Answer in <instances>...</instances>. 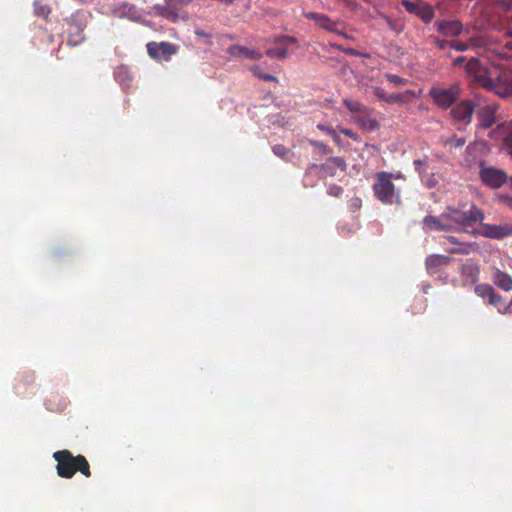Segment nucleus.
Returning <instances> with one entry per match:
<instances>
[{
	"mask_svg": "<svg viewBox=\"0 0 512 512\" xmlns=\"http://www.w3.org/2000/svg\"><path fill=\"white\" fill-rule=\"evenodd\" d=\"M83 41V37H80L79 40L77 41H74L71 37L68 39V43L75 46V45H78L79 43H81Z\"/></svg>",
	"mask_w": 512,
	"mask_h": 512,
	"instance_id": "51",
	"label": "nucleus"
},
{
	"mask_svg": "<svg viewBox=\"0 0 512 512\" xmlns=\"http://www.w3.org/2000/svg\"><path fill=\"white\" fill-rule=\"evenodd\" d=\"M503 142L506 148L508 149V153L512 156V130L508 129L503 137Z\"/></svg>",
	"mask_w": 512,
	"mask_h": 512,
	"instance_id": "34",
	"label": "nucleus"
},
{
	"mask_svg": "<svg viewBox=\"0 0 512 512\" xmlns=\"http://www.w3.org/2000/svg\"><path fill=\"white\" fill-rule=\"evenodd\" d=\"M394 178H402L401 174L394 175Z\"/></svg>",
	"mask_w": 512,
	"mask_h": 512,
	"instance_id": "57",
	"label": "nucleus"
},
{
	"mask_svg": "<svg viewBox=\"0 0 512 512\" xmlns=\"http://www.w3.org/2000/svg\"><path fill=\"white\" fill-rule=\"evenodd\" d=\"M344 53H346L350 56H360L361 55V53L354 48H347L344 50Z\"/></svg>",
	"mask_w": 512,
	"mask_h": 512,
	"instance_id": "43",
	"label": "nucleus"
},
{
	"mask_svg": "<svg viewBox=\"0 0 512 512\" xmlns=\"http://www.w3.org/2000/svg\"><path fill=\"white\" fill-rule=\"evenodd\" d=\"M386 100H388V102H402L403 98H397V97H394V98H385Z\"/></svg>",
	"mask_w": 512,
	"mask_h": 512,
	"instance_id": "53",
	"label": "nucleus"
},
{
	"mask_svg": "<svg viewBox=\"0 0 512 512\" xmlns=\"http://www.w3.org/2000/svg\"><path fill=\"white\" fill-rule=\"evenodd\" d=\"M446 212L448 223L451 226L450 231H468V229L474 227L476 223H482L484 220L483 211L475 205H471L466 211L448 207Z\"/></svg>",
	"mask_w": 512,
	"mask_h": 512,
	"instance_id": "5",
	"label": "nucleus"
},
{
	"mask_svg": "<svg viewBox=\"0 0 512 512\" xmlns=\"http://www.w3.org/2000/svg\"><path fill=\"white\" fill-rule=\"evenodd\" d=\"M470 48H485L487 40L483 36H476L469 39Z\"/></svg>",
	"mask_w": 512,
	"mask_h": 512,
	"instance_id": "28",
	"label": "nucleus"
},
{
	"mask_svg": "<svg viewBox=\"0 0 512 512\" xmlns=\"http://www.w3.org/2000/svg\"><path fill=\"white\" fill-rule=\"evenodd\" d=\"M433 42L439 50L451 48V44H452V41H448V40H444V39H437V38H435L433 40Z\"/></svg>",
	"mask_w": 512,
	"mask_h": 512,
	"instance_id": "36",
	"label": "nucleus"
},
{
	"mask_svg": "<svg viewBox=\"0 0 512 512\" xmlns=\"http://www.w3.org/2000/svg\"><path fill=\"white\" fill-rule=\"evenodd\" d=\"M424 225L431 231H450L451 226L448 223L447 212L445 211L439 217L427 215L423 219Z\"/></svg>",
	"mask_w": 512,
	"mask_h": 512,
	"instance_id": "17",
	"label": "nucleus"
},
{
	"mask_svg": "<svg viewBox=\"0 0 512 512\" xmlns=\"http://www.w3.org/2000/svg\"><path fill=\"white\" fill-rule=\"evenodd\" d=\"M445 240L446 242L450 243V244H453V245H458L460 242L457 240L456 237L454 236H448V237H445Z\"/></svg>",
	"mask_w": 512,
	"mask_h": 512,
	"instance_id": "46",
	"label": "nucleus"
},
{
	"mask_svg": "<svg viewBox=\"0 0 512 512\" xmlns=\"http://www.w3.org/2000/svg\"><path fill=\"white\" fill-rule=\"evenodd\" d=\"M452 261V258L446 255L433 254L426 258L425 265L426 269L435 273L436 269L440 266H446Z\"/></svg>",
	"mask_w": 512,
	"mask_h": 512,
	"instance_id": "21",
	"label": "nucleus"
},
{
	"mask_svg": "<svg viewBox=\"0 0 512 512\" xmlns=\"http://www.w3.org/2000/svg\"><path fill=\"white\" fill-rule=\"evenodd\" d=\"M474 292L477 296L482 298L483 300H490L491 296L495 292L494 288L489 284H478L474 288Z\"/></svg>",
	"mask_w": 512,
	"mask_h": 512,
	"instance_id": "25",
	"label": "nucleus"
},
{
	"mask_svg": "<svg viewBox=\"0 0 512 512\" xmlns=\"http://www.w3.org/2000/svg\"><path fill=\"white\" fill-rule=\"evenodd\" d=\"M402 5L405 7L407 12L416 15L424 23L431 22V20L435 17V11L433 7L427 3L403 0Z\"/></svg>",
	"mask_w": 512,
	"mask_h": 512,
	"instance_id": "11",
	"label": "nucleus"
},
{
	"mask_svg": "<svg viewBox=\"0 0 512 512\" xmlns=\"http://www.w3.org/2000/svg\"><path fill=\"white\" fill-rule=\"evenodd\" d=\"M329 134L332 136L333 140L335 142H340V137L339 135L335 132V130H329Z\"/></svg>",
	"mask_w": 512,
	"mask_h": 512,
	"instance_id": "49",
	"label": "nucleus"
},
{
	"mask_svg": "<svg viewBox=\"0 0 512 512\" xmlns=\"http://www.w3.org/2000/svg\"><path fill=\"white\" fill-rule=\"evenodd\" d=\"M505 34L512 37V16L508 19Z\"/></svg>",
	"mask_w": 512,
	"mask_h": 512,
	"instance_id": "41",
	"label": "nucleus"
},
{
	"mask_svg": "<svg viewBox=\"0 0 512 512\" xmlns=\"http://www.w3.org/2000/svg\"><path fill=\"white\" fill-rule=\"evenodd\" d=\"M496 110L497 107L495 105H487L478 111L477 116L482 128L488 129L495 123Z\"/></svg>",
	"mask_w": 512,
	"mask_h": 512,
	"instance_id": "20",
	"label": "nucleus"
},
{
	"mask_svg": "<svg viewBox=\"0 0 512 512\" xmlns=\"http://www.w3.org/2000/svg\"><path fill=\"white\" fill-rule=\"evenodd\" d=\"M311 168H318L317 164H311ZM319 168L328 176L334 177L337 171L344 172L347 168L345 160L341 157H330Z\"/></svg>",
	"mask_w": 512,
	"mask_h": 512,
	"instance_id": "14",
	"label": "nucleus"
},
{
	"mask_svg": "<svg viewBox=\"0 0 512 512\" xmlns=\"http://www.w3.org/2000/svg\"><path fill=\"white\" fill-rule=\"evenodd\" d=\"M148 55L158 61H170L172 56L178 52L179 47L173 43L162 41V42H150L146 45Z\"/></svg>",
	"mask_w": 512,
	"mask_h": 512,
	"instance_id": "8",
	"label": "nucleus"
},
{
	"mask_svg": "<svg viewBox=\"0 0 512 512\" xmlns=\"http://www.w3.org/2000/svg\"><path fill=\"white\" fill-rule=\"evenodd\" d=\"M394 174L381 171L375 174V181L372 185L374 196L385 205L401 203L400 189L396 188L392 180Z\"/></svg>",
	"mask_w": 512,
	"mask_h": 512,
	"instance_id": "3",
	"label": "nucleus"
},
{
	"mask_svg": "<svg viewBox=\"0 0 512 512\" xmlns=\"http://www.w3.org/2000/svg\"><path fill=\"white\" fill-rule=\"evenodd\" d=\"M344 105L350 113L351 121L362 130L372 132L379 127L375 111L363 105L358 98H345Z\"/></svg>",
	"mask_w": 512,
	"mask_h": 512,
	"instance_id": "4",
	"label": "nucleus"
},
{
	"mask_svg": "<svg viewBox=\"0 0 512 512\" xmlns=\"http://www.w3.org/2000/svg\"><path fill=\"white\" fill-rule=\"evenodd\" d=\"M115 80L121 85V87L128 91L134 83V77L129 69L125 65L118 66L114 71Z\"/></svg>",
	"mask_w": 512,
	"mask_h": 512,
	"instance_id": "19",
	"label": "nucleus"
},
{
	"mask_svg": "<svg viewBox=\"0 0 512 512\" xmlns=\"http://www.w3.org/2000/svg\"><path fill=\"white\" fill-rule=\"evenodd\" d=\"M251 71L253 72L254 76H256L259 79L265 81H278V79L275 76L263 73L259 66H253L251 68Z\"/></svg>",
	"mask_w": 512,
	"mask_h": 512,
	"instance_id": "27",
	"label": "nucleus"
},
{
	"mask_svg": "<svg viewBox=\"0 0 512 512\" xmlns=\"http://www.w3.org/2000/svg\"><path fill=\"white\" fill-rule=\"evenodd\" d=\"M457 98H434L437 105L444 108L451 107V114L455 119L470 122L474 105L469 99L454 103Z\"/></svg>",
	"mask_w": 512,
	"mask_h": 512,
	"instance_id": "7",
	"label": "nucleus"
},
{
	"mask_svg": "<svg viewBox=\"0 0 512 512\" xmlns=\"http://www.w3.org/2000/svg\"><path fill=\"white\" fill-rule=\"evenodd\" d=\"M464 284H475L479 279L480 267L471 259L466 260L460 268Z\"/></svg>",
	"mask_w": 512,
	"mask_h": 512,
	"instance_id": "16",
	"label": "nucleus"
},
{
	"mask_svg": "<svg viewBox=\"0 0 512 512\" xmlns=\"http://www.w3.org/2000/svg\"><path fill=\"white\" fill-rule=\"evenodd\" d=\"M53 458L57 462V475L61 478L71 479L77 472L86 478H90L92 475L90 464L82 454L75 456L71 451L63 449L54 452Z\"/></svg>",
	"mask_w": 512,
	"mask_h": 512,
	"instance_id": "2",
	"label": "nucleus"
},
{
	"mask_svg": "<svg viewBox=\"0 0 512 512\" xmlns=\"http://www.w3.org/2000/svg\"><path fill=\"white\" fill-rule=\"evenodd\" d=\"M226 52L235 58L244 57L251 60H260L263 56L262 53L255 48H250L238 44L230 46Z\"/></svg>",
	"mask_w": 512,
	"mask_h": 512,
	"instance_id": "18",
	"label": "nucleus"
},
{
	"mask_svg": "<svg viewBox=\"0 0 512 512\" xmlns=\"http://www.w3.org/2000/svg\"><path fill=\"white\" fill-rule=\"evenodd\" d=\"M493 283L500 289L504 291H511L512 290V277L499 270L495 269L493 277H492Z\"/></svg>",
	"mask_w": 512,
	"mask_h": 512,
	"instance_id": "22",
	"label": "nucleus"
},
{
	"mask_svg": "<svg viewBox=\"0 0 512 512\" xmlns=\"http://www.w3.org/2000/svg\"><path fill=\"white\" fill-rule=\"evenodd\" d=\"M380 16L383 18V20L386 22V24L390 27V28H393V25H394V22L393 20L388 17L387 15L385 14H380Z\"/></svg>",
	"mask_w": 512,
	"mask_h": 512,
	"instance_id": "44",
	"label": "nucleus"
},
{
	"mask_svg": "<svg viewBox=\"0 0 512 512\" xmlns=\"http://www.w3.org/2000/svg\"><path fill=\"white\" fill-rule=\"evenodd\" d=\"M464 62H465V57L464 56H459V57L454 59L453 66L462 65Z\"/></svg>",
	"mask_w": 512,
	"mask_h": 512,
	"instance_id": "45",
	"label": "nucleus"
},
{
	"mask_svg": "<svg viewBox=\"0 0 512 512\" xmlns=\"http://www.w3.org/2000/svg\"><path fill=\"white\" fill-rule=\"evenodd\" d=\"M343 4L352 12H358L361 5L356 0H344Z\"/></svg>",
	"mask_w": 512,
	"mask_h": 512,
	"instance_id": "35",
	"label": "nucleus"
},
{
	"mask_svg": "<svg viewBox=\"0 0 512 512\" xmlns=\"http://www.w3.org/2000/svg\"><path fill=\"white\" fill-rule=\"evenodd\" d=\"M272 151L276 156H278L282 159L287 158V156L290 154V149H288L287 147H285L284 145H281V144L274 145L272 147Z\"/></svg>",
	"mask_w": 512,
	"mask_h": 512,
	"instance_id": "29",
	"label": "nucleus"
},
{
	"mask_svg": "<svg viewBox=\"0 0 512 512\" xmlns=\"http://www.w3.org/2000/svg\"><path fill=\"white\" fill-rule=\"evenodd\" d=\"M414 164V167H415V170L419 173V174H423L426 172V168H427V164L425 162V160H415L413 162Z\"/></svg>",
	"mask_w": 512,
	"mask_h": 512,
	"instance_id": "38",
	"label": "nucleus"
},
{
	"mask_svg": "<svg viewBox=\"0 0 512 512\" xmlns=\"http://www.w3.org/2000/svg\"><path fill=\"white\" fill-rule=\"evenodd\" d=\"M331 46L337 50L342 51V52H344V50L346 49L345 47H343L342 45H339V44H331Z\"/></svg>",
	"mask_w": 512,
	"mask_h": 512,
	"instance_id": "52",
	"label": "nucleus"
},
{
	"mask_svg": "<svg viewBox=\"0 0 512 512\" xmlns=\"http://www.w3.org/2000/svg\"><path fill=\"white\" fill-rule=\"evenodd\" d=\"M303 16L306 19L314 21L316 26L330 33L338 32V26L342 24L340 20H332L324 13L308 11L303 12Z\"/></svg>",
	"mask_w": 512,
	"mask_h": 512,
	"instance_id": "12",
	"label": "nucleus"
},
{
	"mask_svg": "<svg viewBox=\"0 0 512 512\" xmlns=\"http://www.w3.org/2000/svg\"><path fill=\"white\" fill-rule=\"evenodd\" d=\"M34 12L37 16L46 18L51 10L47 5H44L41 1L34 2Z\"/></svg>",
	"mask_w": 512,
	"mask_h": 512,
	"instance_id": "26",
	"label": "nucleus"
},
{
	"mask_svg": "<svg viewBox=\"0 0 512 512\" xmlns=\"http://www.w3.org/2000/svg\"><path fill=\"white\" fill-rule=\"evenodd\" d=\"M435 25L437 31L447 37H456L463 31V24L457 19L437 21Z\"/></svg>",
	"mask_w": 512,
	"mask_h": 512,
	"instance_id": "15",
	"label": "nucleus"
},
{
	"mask_svg": "<svg viewBox=\"0 0 512 512\" xmlns=\"http://www.w3.org/2000/svg\"><path fill=\"white\" fill-rule=\"evenodd\" d=\"M468 85L473 89L482 88L487 92H494L497 96H512V77L502 74L497 82L490 77L487 68L480 64L476 58H471L465 64Z\"/></svg>",
	"mask_w": 512,
	"mask_h": 512,
	"instance_id": "1",
	"label": "nucleus"
},
{
	"mask_svg": "<svg viewBox=\"0 0 512 512\" xmlns=\"http://www.w3.org/2000/svg\"><path fill=\"white\" fill-rule=\"evenodd\" d=\"M311 144H312L314 147L318 148L322 154H328V153H330V149H329V147H328L327 145H325V144L321 143V142H318V141H311Z\"/></svg>",
	"mask_w": 512,
	"mask_h": 512,
	"instance_id": "39",
	"label": "nucleus"
},
{
	"mask_svg": "<svg viewBox=\"0 0 512 512\" xmlns=\"http://www.w3.org/2000/svg\"><path fill=\"white\" fill-rule=\"evenodd\" d=\"M339 130L342 134L349 137L350 139H353L356 142L361 141L360 137L353 130L348 129V128H340Z\"/></svg>",
	"mask_w": 512,
	"mask_h": 512,
	"instance_id": "37",
	"label": "nucleus"
},
{
	"mask_svg": "<svg viewBox=\"0 0 512 512\" xmlns=\"http://www.w3.org/2000/svg\"><path fill=\"white\" fill-rule=\"evenodd\" d=\"M451 48L456 51H466L470 48L469 40L467 42L452 41Z\"/></svg>",
	"mask_w": 512,
	"mask_h": 512,
	"instance_id": "33",
	"label": "nucleus"
},
{
	"mask_svg": "<svg viewBox=\"0 0 512 512\" xmlns=\"http://www.w3.org/2000/svg\"><path fill=\"white\" fill-rule=\"evenodd\" d=\"M407 93H408V94H407L406 96H412V97H415V96H416L415 92H412V91H410V90H409V91H407Z\"/></svg>",
	"mask_w": 512,
	"mask_h": 512,
	"instance_id": "56",
	"label": "nucleus"
},
{
	"mask_svg": "<svg viewBox=\"0 0 512 512\" xmlns=\"http://www.w3.org/2000/svg\"><path fill=\"white\" fill-rule=\"evenodd\" d=\"M501 4L506 10L512 8V0H502Z\"/></svg>",
	"mask_w": 512,
	"mask_h": 512,
	"instance_id": "47",
	"label": "nucleus"
},
{
	"mask_svg": "<svg viewBox=\"0 0 512 512\" xmlns=\"http://www.w3.org/2000/svg\"><path fill=\"white\" fill-rule=\"evenodd\" d=\"M365 3L369 4V5H372L374 6L375 5V0H363Z\"/></svg>",
	"mask_w": 512,
	"mask_h": 512,
	"instance_id": "55",
	"label": "nucleus"
},
{
	"mask_svg": "<svg viewBox=\"0 0 512 512\" xmlns=\"http://www.w3.org/2000/svg\"><path fill=\"white\" fill-rule=\"evenodd\" d=\"M192 0H165L163 5H155L154 10L156 14L169 20L170 22L177 23L179 21H186L188 14L183 10V7L188 5Z\"/></svg>",
	"mask_w": 512,
	"mask_h": 512,
	"instance_id": "6",
	"label": "nucleus"
},
{
	"mask_svg": "<svg viewBox=\"0 0 512 512\" xmlns=\"http://www.w3.org/2000/svg\"><path fill=\"white\" fill-rule=\"evenodd\" d=\"M445 250L450 254H461V255H468L471 252L478 251V245L476 243H462L460 242L458 245L452 247V248H445Z\"/></svg>",
	"mask_w": 512,
	"mask_h": 512,
	"instance_id": "24",
	"label": "nucleus"
},
{
	"mask_svg": "<svg viewBox=\"0 0 512 512\" xmlns=\"http://www.w3.org/2000/svg\"><path fill=\"white\" fill-rule=\"evenodd\" d=\"M480 234L486 238L502 239L512 235V225L482 224Z\"/></svg>",
	"mask_w": 512,
	"mask_h": 512,
	"instance_id": "13",
	"label": "nucleus"
},
{
	"mask_svg": "<svg viewBox=\"0 0 512 512\" xmlns=\"http://www.w3.org/2000/svg\"><path fill=\"white\" fill-rule=\"evenodd\" d=\"M195 34L199 37L210 38V34L203 30H196Z\"/></svg>",
	"mask_w": 512,
	"mask_h": 512,
	"instance_id": "48",
	"label": "nucleus"
},
{
	"mask_svg": "<svg viewBox=\"0 0 512 512\" xmlns=\"http://www.w3.org/2000/svg\"><path fill=\"white\" fill-rule=\"evenodd\" d=\"M479 167V176L481 181L492 189L501 187L508 180L507 174L504 170L487 167L483 162H480Z\"/></svg>",
	"mask_w": 512,
	"mask_h": 512,
	"instance_id": "9",
	"label": "nucleus"
},
{
	"mask_svg": "<svg viewBox=\"0 0 512 512\" xmlns=\"http://www.w3.org/2000/svg\"><path fill=\"white\" fill-rule=\"evenodd\" d=\"M506 46L511 48V43H506Z\"/></svg>",
	"mask_w": 512,
	"mask_h": 512,
	"instance_id": "58",
	"label": "nucleus"
},
{
	"mask_svg": "<svg viewBox=\"0 0 512 512\" xmlns=\"http://www.w3.org/2000/svg\"><path fill=\"white\" fill-rule=\"evenodd\" d=\"M391 96L396 97V96H401V95L400 94H392Z\"/></svg>",
	"mask_w": 512,
	"mask_h": 512,
	"instance_id": "59",
	"label": "nucleus"
},
{
	"mask_svg": "<svg viewBox=\"0 0 512 512\" xmlns=\"http://www.w3.org/2000/svg\"><path fill=\"white\" fill-rule=\"evenodd\" d=\"M463 92L461 85L458 82L452 83L448 88L435 89L432 88L429 96H458Z\"/></svg>",
	"mask_w": 512,
	"mask_h": 512,
	"instance_id": "23",
	"label": "nucleus"
},
{
	"mask_svg": "<svg viewBox=\"0 0 512 512\" xmlns=\"http://www.w3.org/2000/svg\"><path fill=\"white\" fill-rule=\"evenodd\" d=\"M488 303L490 305H493L494 307H496L498 309V311H501V309H503L505 307L503 298L496 292L493 293V296H491Z\"/></svg>",
	"mask_w": 512,
	"mask_h": 512,
	"instance_id": "30",
	"label": "nucleus"
},
{
	"mask_svg": "<svg viewBox=\"0 0 512 512\" xmlns=\"http://www.w3.org/2000/svg\"><path fill=\"white\" fill-rule=\"evenodd\" d=\"M446 144L454 148H460L465 145V139L453 136L446 141Z\"/></svg>",
	"mask_w": 512,
	"mask_h": 512,
	"instance_id": "31",
	"label": "nucleus"
},
{
	"mask_svg": "<svg viewBox=\"0 0 512 512\" xmlns=\"http://www.w3.org/2000/svg\"><path fill=\"white\" fill-rule=\"evenodd\" d=\"M501 202L512 207V197L509 195H503L500 197Z\"/></svg>",
	"mask_w": 512,
	"mask_h": 512,
	"instance_id": "42",
	"label": "nucleus"
},
{
	"mask_svg": "<svg viewBox=\"0 0 512 512\" xmlns=\"http://www.w3.org/2000/svg\"><path fill=\"white\" fill-rule=\"evenodd\" d=\"M387 79L390 83H393L395 85H400L405 82V80L403 78H401L398 75H394V74H388Z\"/></svg>",
	"mask_w": 512,
	"mask_h": 512,
	"instance_id": "40",
	"label": "nucleus"
},
{
	"mask_svg": "<svg viewBox=\"0 0 512 512\" xmlns=\"http://www.w3.org/2000/svg\"><path fill=\"white\" fill-rule=\"evenodd\" d=\"M327 193L332 197H340L343 194V188L339 185L332 184L328 187Z\"/></svg>",
	"mask_w": 512,
	"mask_h": 512,
	"instance_id": "32",
	"label": "nucleus"
},
{
	"mask_svg": "<svg viewBox=\"0 0 512 512\" xmlns=\"http://www.w3.org/2000/svg\"><path fill=\"white\" fill-rule=\"evenodd\" d=\"M318 128L322 131H326L327 133H329V130H333L332 128L330 127H325L323 125H318Z\"/></svg>",
	"mask_w": 512,
	"mask_h": 512,
	"instance_id": "54",
	"label": "nucleus"
},
{
	"mask_svg": "<svg viewBox=\"0 0 512 512\" xmlns=\"http://www.w3.org/2000/svg\"><path fill=\"white\" fill-rule=\"evenodd\" d=\"M270 41L276 45H279L280 47L270 48L266 50L265 54L270 58H277L279 60H284L288 57L289 54L287 47L289 45L298 43V40L294 36L290 35L277 36Z\"/></svg>",
	"mask_w": 512,
	"mask_h": 512,
	"instance_id": "10",
	"label": "nucleus"
},
{
	"mask_svg": "<svg viewBox=\"0 0 512 512\" xmlns=\"http://www.w3.org/2000/svg\"><path fill=\"white\" fill-rule=\"evenodd\" d=\"M334 34H337L339 36H342L343 38L345 39H352L351 36H349L347 33H345L344 31L338 29V32H333Z\"/></svg>",
	"mask_w": 512,
	"mask_h": 512,
	"instance_id": "50",
	"label": "nucleus"
}]
</instances>
